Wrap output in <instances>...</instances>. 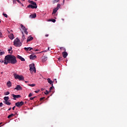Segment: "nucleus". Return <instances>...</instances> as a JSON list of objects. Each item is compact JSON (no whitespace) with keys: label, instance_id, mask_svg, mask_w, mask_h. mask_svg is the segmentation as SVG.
I'll use <instances>...</instances> for the list:
<instances>
[{"label":"nucleus","instance_id":"1","mask_svg":"<svg viewBox=\"0 0 127 127\" xmlns=\"http://www.w3.org/2000/svg\"><path fill=\"white\" fill-rule=\"evenodd\" d=\"M17 63L15 56L11 55H8L4 57V63L3 64L7 65L8 64H14Z\"/></svg>","mask_w":127,"mask_h":127},{"label":"nucleus","instance_id":"2","mask_svg":"<svg viewBox=\"0 0 127 127\" xmlns=\"http://www.w3.org/2000/svg\"><path fill=\"white\" fill-rule=\"evenodd\" d=\"M21 42L19 41V38H17L14 40V41L13 42V45L17 47H19L21 46Z\"/></svg>","mask_w":127,"mask_h":127},{"label":"nucleus","instance_id":"3","mask_svg":"<svg viewBox=\"0 0 127 127\" xmlns=\"http://www.w3.org/2000/svg\"><path fill=\"white\" fill-rule=\"evenodd\" d=\"M13 77H14L15 79L19 80L20 81H22L24 80V77L22 75H19L18 74H17L16 73L13 74Z\"/></svg>","mask_w":127,"mask_h":127},{"label":"nucleus","instance_id":"4","mask_svg":"<svg viewBox=\"0 0 127 127\" xmlns=\"http://www.w3.org/2000/svg\"><path fill=\"white\" fill-rule=\"evenodd\" d=\"M29 70L30 72H34L35 73L36 72V70L35 69V67H34V64H29Z\"/></svg>","mask_w":127,"mask_h":127},{"label":"nucleus","instance_id":"5","mask_svg":"<svg viewBox=\"0 0 127 127\" xmlns=\"http://www.w3.org/2000/svg\"><path fill=\"white\" fill-rule=\"evenodd\" d=\"M24 105V102L23 101H21L20 102H18L16 103H15V106L20 108V107L22 106V105Z\"/></svg>","mask_w":127,"mask_h":127},{"label":"nucleus","instance_id":"6","mask_svg":"<svg viewBox=\"0 0 127 127\" xmlns=\"http://www.w3.org/2000/svg\"><path fill=\"white\" fill-rule=\"evenodd\" d=\"M20 27L21 28V29H22L23 31H24V33L27 35L28 32L27 31V29L26 28V27H25V26H24L22 24L20 25Z\"/></svg>","mask_w":127,"mask_h":127},{"label":"nucleus","instance_id":"7","mask_svg":"<svg viewBox=\"0 0 127 127\" xmlns=\"http://www.w3.org/2000/svg\"><path fill=\"white\" fill-rule=\"evenodd\" d=\"M15 90H16L17 91H21L22 90V87L19 85H18L16 86V87L14 89Z\"/></svg>","mask_w":127,"mask_h":127},{"label":"nucleus","instance_id":"8","mask_svg":"<svg viewBox=\"0 0 127 127\" xmlns=\"http://www.w3.org/2000/svg\"><path fill=\"white\" fill-rule=\"evenodd\" d=\"M27 7L31 8L32 9H36L37 8V5H33L32 4H29L27 5Z\"/></svg>","mask_w":127,"mask_h":127},{"label":"nucleus","instance_id":"9","mask_svg":"<svg viewBox=\"0 0 127 127\" xmlns=\"http://www.w3.org/2000/svg\"><path fill=\"white\" fill-rule=\"evenodd\" d=\"M12 97L14 98H13V100H16L15 98H19L21 97V96H20V95H14V94H12Z\"/></svg>","mask_w":127,"mask_h":127},{"label":"nucleus","instance_id":"10","mask_svg":"<svg viewBox=\"0 0 127 127\" xmlns=\"http://www.w3.org/2000/svg\"><path fill=\"white\" fill-rule=\"evenodd\" d=\"M62 54L63 55V57H64V58H66V57H67V56H68V54L67 53V52H63Z\"/></svg>","mask_w":127,"mask_h":127},{"label":"nucleus","instance_id":"11","mask_svg":"<svg viewBox=\"0 0 127 127\" xmlns=\"http://www.w3.org/2000/svg\"><path fill=\"white\" fill-rule=\"evenodd\" d=\"M17 58L19 59V60L21 61V62H25V59L19 55L17 56Z\"/></svg>","mask_w":127,"mask_h":127},{"label":"nucleus","instance_id":"12","mask_svg":"<svg viewBox=\"0 0 127 127\" xmlns=\"http://www.w3.org/2000/svg\"><path fill=\"white\" fill-rule=\"evenodd\" d=\"M35 59H36V56L33 55H30V60H34Z\"/></svg>","mask_w":127,"mask_h":127},{"label":"nucleus","instance_id":"13","mask_svg":"<svg viewBox=\"0 0 127 127\" xmlns=\"http://www.w3.org/2000/svg\"><path fill=\"white\" fill-rule=\"evenodd\" d=\"M47 60H48V58L47 57L44 56L42 57V63H44L47 61Z\"/></svg>","mask_w":127,"mask_h":127},{"label":"nucleus","instance_id":"14","mask_svg":"<svg viewBox=\"0 0 127 127\" xmlns=\"http://www.w3.org/2000/svg\"><path fill=\"white\" fill-rule=\"evenodd\" d=\"M47 80H48V82L50 83V84L52 85V86H53V81H51V80H50V78H48Z\"/></svg>","mask_w":127,"mask_h":127},{"label":"nucleus","instance_id":"15","mask_svg":"<svg viewBox=\"0 0 127 127\" xmlns=\"http://www.w3.org/2000/svg\"><path fill=\"white\" fill-rule=\"evenodd\" d=\"M33 37H29L27 38V39L26 40V42H30L31 41L33 40Z\"/></svg>","mask_w":127,"mask_h":127},{"label":"nucleus","instance_id":"16","mask_svg":"<svg viewBox=\"0 0 127 127\" xmlns=\"http://www.w3.org/2000/svg\"><path fill=\"white\" fill-rule=\"evenodd\" d=\"M30 17H31V18H35L36 17V14L34 13L32 15H30Z\"/></svg>","mask_w":127,"mask_h":127},{"label":"nucleus","instance_id":"17","mask_svg":"<svg viewBox=\"0 0 127 127\" xmlns=\"http://www.w3.org/2000/svg\"><path fill=\"white\" fill-rule=\"evenodd\" d=\"M58 8H56L53 9V12H52V15L54 14L55 13H57V11L58 10Z\"/></svg>","mask_w":127,"mask_h":127},{"label":"nucleus","instance_id":"18","mask_svg":"<svg viewBox=\"0 0 127 127\" xmlns=\"http://www.w3.org/2000/svg\"><path fill=\"white\" fill-rule=\"evenodd\" d=\"M3 103L8 106L11 105V103H10L9 101H3Z\"/></svg>","mask_w":127,"mask_h":127},{"label":"nucleus","instance_id":"19","mask_svg":"<svg viewBox=\"0 0 127 127\" xmlns=\"http://www.w3.org/2000/svg\"><path fill=\"white\" fill-rule=\"evenodd\" d=\"M22 38H21V42H23L24 40L26 39V38L25 37V36L24 35L23 32H22Z\"/></svg>","mask_w":127,"mask_h":127},{"label":"nucleus","instance_id":"20","mask_svg":"<svg viewBox=\"0 0 127 127\" xmlns=\"http://www.w3.org/2000/svg\"><path fill=\"white\" fill-rule=\"evenodd\" d=\"M9 38H10V39L12 40L14 39L13 37V34H10V35H9Z\"/></svg>","mask_w":127,"mask_h":127},{"label":"nucleus","instance_id":"21","mask_svg":"<svg viewBox=\"0 0 127 127\" xmlns=\"http://www.w3.org/2000/svg\"><path fill=\"white\" fill-rule=\"evenodd\" d=\"M6 85H7V86L8 87H9V88L11 86V82L8 81V82H7V83H6Z\"/></svg>","mask_w":127,"mask_h":127},{"label":"nucleus","instance_id":"22","mask_svg":"<svg viewBox=\"0 0 127 127\" xmlns=\"http://www.w3.org/2000/svg\"><path fill=\"white\" fill-rule=\"evenodd\" d=\"M29 3H30V4H31L34 5V6H37V5H36V3L35 2H34L33 1H30Z\"/></svg>","mask_w":127,"mask_h":127},{"label":"nucleus","instance_id":"23","mask_svg":"<svg viewBox=\"0 0 127 127\" xmlns=\"http://www.w3.org/2000/svg\"><path fill=\"white\" fill-rule=\"evenodd\" d=\"M29 3H30V4H31L34 5V6H37V5H36V3L35 2H34L33 1H30Z\"/></svg>","mask_w":127,"mask_h":127},{"label":"nucleus","instance_id":"24","mask_svg":"<svg viewBox=\"0 0 127 127\" xmlns=\"http://www.w3.org/2000/svg\"><path fill=\"white\" fill-rule=\"evenodd\" d=\"M8 100H9V97H3V100H4V102H7Z\"/></svg>","mask_w":127,"mask_h":127},{"label":"nucleus","instance_id":"25","mask_svg":"<svg viewBox=\"0 0 127 127\" xmlns=\"http://www.w3.org/2000/svg\"><path fill=\"white\" fill-rule=\"evenodd\" d=\"M49 22H52L53 23L56 22V20L55 19H50L49 20H48Z\"/></svg>","mask_w":127,"mask_h":127},{"label":"nucleus","instance_id":"26","mask_svg":"<svg viewBox=\"0 0 127 127\" xmlns=\"http://www.w3.org/2000/svg\"><path fill=\"white\" fill-rule=\"evenodd\" d=\"M13 116H14V115L13 114H11V115L8 116V117H7V118L8 119H10L11 117H12Z\"/></svg>","mask_w":127,"mask_h":127},{"label":"nucleus","instance_id":"27","mask_svg":"<svg viewBox=\"0 0 127 127\" xmlns=\"http://www.w3.org/2000/svg\"><path fill=\"white\" fill-rule=\"evenodd\" d=\"M12 49V48L11 47H10V49H8V52H9V54H11L12 53V51H11V50Z\"/></svg>","mask_w":127,"mask_h":127},{"label":"nucleus","instance_id":"28","mask_svg":"<svg viewBox=\"0 0 127 127\" xmlns=\"http://www.w3.org/2000/svg\"><path fill=\"white\" fill-rule=\"evenodd\" d=\"M29 49H30V47L29 48H24V50H25V51H26V52L29 51Z\"/></svg>","mask_w":127,"mask_h":127},{"label":"nucleus","instance_id":"29","mask_svg":"<svg viewBox=\"0 0 127 127\" xmlns=\"http://www.w3.org/2000/svg\"><path fill=\"white\" fill-rule=\"evenodd\" d=\"M28 86L30 87H34L35 86V84H28Z\"/></svg>","mask_w":127,"mask_h":127},{"label":"nucleus","instance_id":"30","mask_svg":"<svg viewBox=\"0 0 127 127\" xmlns=\"http://www.w3.org/2000/svg\"><path fill=\"white\" fill-rule=\"evenodd\" d=\"M3 54H4V52H0V56H1Z\"/></svg>","mask_w":127,"mask_h":127},{"label":"nucleus","instance_id":"31","mask_svg":"<svg viewBox=\"0 0 127 127\" xmlns=\"http://www.w3.org/2000/svg\"><path fill=\"white\" fill-rule=\"evenodd\" d=\"M63 61V57H60L58 58V61Z\"/></svg>","mask_w":127,"mask_h":127},{"label":"nucleus","instance_id":"32","mask_svg":"<svg viewBox=\"0 0 127 127\" xmlns=\"http://www.w3.org/2000/svg\"><path fill=\"white\" fill-rule=\"evenodd\" d=\"M60 50H64V51H65L66 49L65 48H64L63 47L60 48Z\"/></svg>","mask_w":127,"mask_h":127},{"label":"nucleus","instance_id":"33","mask_svg":"<svg viewBox=\"0 0 127 127\" xmlns=\"http://www.w3.org/2000/svg\"><path fill=\"white\" fill-rule=\"evenodd\" d=\"M3 16L4 17L7 18V15L6 14L3 13Z\"/></svg>","mask_w":127,"mask_h":127},{"label":"nucleus","instance_id":"34","mask_svg":"<svg viewBox=\"0 0 127 127\" xmlns=\"http://www.w3.org/2000/svg\"><path fill=\"white\" fill-rule=\"evenodd\" d=\"M9 94H10V92H6L5 93V94H4V95L6 96V95H8Z\"/></svg>","mask_w":127,"mask_h":127},{"label":"nucleus","instance_id":"35","mask_svg":"<svg viewBox=\"0 0 127 127\" xmlns=\"http://www.w3.org/2000/svg\"><path fill=\"white\" fill-rule=\"evenodd\" d=\"M36 97H31L30 98V100H33Z\"/></svg>","mask_w":127,"mask_h":127},{"label":"nucleus","instance_id":"36","mask_svg":"<svg viewBox=\"0 0 127 127\" xmlns=\"http://www.w3.org/2000/svg\"><path fill=\"white\" fill-rule=\"evenodd\" d=\"M45 99V97H42L40 98V101H42V100H44Z\"/></svg>","mask_w":127,"mask_h":127},{"label":"nucleus","instance_id":"37","mask_svg":"<svg viewBox=\"0 0 127 127\" xmlns=\"http://www.w3.org/2000/svg\"><path fill=\"white\" fill-rule=\"evenodd\" d=\"M58 1H59V0H54V3L58 2Z\"/></svg>","mask_w":127,"mask_h":127},{"label":"nucleus","instance_id":"38","mask_svg":"<svg viewBox=\"0 0 127 127\" xmlns=\"http://www.w3.org/2000/svg\"><path fill=\"white\" fill-rule=\"evenodd\" d=\"M45 94H46V95H47L48 94H49V91L48 90H46V92L45 93Z\"/></svg>","mask_w":127,"mask_h":127},{"label":"nucleus","instance_id":"39","mask_svg":"<svg viewBox=\"0 0 127 127\" xmlns=\"http://www.w3.org/2000/svg\"><path fill=\"white\" fill-rule=\"evenodd\" d=\"M39 91H40V90H37V91H34V93H38Z\"/></svg>","mask_w":127,"mask_h":127},{"label":"nucleus","instance_id":"40","mask_svg":"<svg viewBox=\"0 0 127 127\" xmlns=\"http://www.w3.org/2000/svg\"><path fill=\"white\" fill-rule=\"evenodd\" d=\"M32 96H33V94L32 93H30L29 95H28V97H30Z\"/></svg>","mask_w":127,"mask_h":127},{"label":"nucleus","instance_id":"41","mask_svg":"<svg viewBox=\"0 0 127 127\" xmlns=\"http://www.w3.org/2000/svg\"><path fill=\"white\" fill-rule=\"evenodd\" d=\"M3 106L2 103H0V107H1Z\"/></svg>","mask_w":127,"mask_h":127},{"label":"nucleus","instance_id":"42","mask_svg":"<svg viewBox=\"0 0 127 127\" xmlns=\"http://www.w3.org/2000/svg\"><path fill=\"white\" fill-rule=\"evenodd\" d=\"M53 89V87L52 86V87H50V91H51V90H52Z\"/></svg>","mask_w":127,"mask_h":127},{"label":"nucleus","instance_id":"43","mask_svg":"<svg viewBox=\"0 0 127 127\" xmlns=\"http://www.w3.org/2000/svg\"><path fill=\"white\" fill-rule=\"evenodd\" d=\"M43 52H47V50L42 51V52H40V53H43Z\"/></svg>","mask_w":127,"mask_h":127},{"label":"nucleus","instance_id":"44","mask_svg":"<svg viewBox=\"0 0 127 127\" xmlns=\"http://www.w3.org/2000/svg\"><path fill=\"white\" fill-rule=\"evenodd\" d=\"M59 7H60V4H58V7H57V8H59Z\"/></svg>","mask_w":127,"mask_h":127},{"label":"nucleus","instance_id":"45","mask_svg":"<svg viewBox=\"0 0 127 127\" xmlns=\"http://www.w3.org/2000/svg\"><path fill=\"white\" fill-rule=\"evenodd\" d=\"M4 63V61H1L0 60V63Z\"/></svg>","mask_w":127,"mask_h":127},{"label":"nucleus","instance_id":"46","mask_svg":"<svg viewBox=\"0 0 127 127\" xmlns=\"http://www.w3.org/2000/svg\"><path fill=\"white\" fill-rule=\"evenodd\" d=\"M15 109V106H13V107H12V110H14Z\"/></svg>","mask_w":127,"mask_h":127},{"label":"nucleus","instance_id":"47","mask_svg":"<svg viewBox=\"0 0 127 127\" xmlns=\"http://www.w3.org/2000/svg\"><path fill=\"white\" fill-rule=\"evenodd\" d=\"M32 50H33V48L30 47V48H29V51H31Z\"/></svg>","mask_w":127,"mask_h":127},{"label":"nucleus","instance_id":"48","mask_svg":"<svg viewBox=\"0 0 127 127\" xmlns=\"http://www.w3.org/2000/svg\"><path fill=\"white\" fill-rule=\"evenodd\" d=\"M45 37H49V35H48V34H46Z\"/></svg>","mask_w":127,"mask_h":127},{"label":"nucleus","instance_id":"49","mask_svg":"<svg viewBox=\"0 0 127 127\" xmlns=\"http://www.w3.org/2000/svg\"><path fill=\"white\" fill-rule=\"evenodd\" d=\"M34 52H37V51H38L39 50H38V49H36V50H34Z\"/></svg>","mask_w":127,"mask_h":127},{"label":"nucleus","instance_id":"50","mask_svg":"<svg viewBox=\"0 0 127 127\" xmlns=\"http://www.w3.org/2000/svg\"><path fill=\"white\" fill-rule=\"evenodd\" d=\"M11 108H9V109H8V111H11Z\"/></svg>","mask_w":127,"mask_h":127},{"label":"nucleus","instance_id":"51","mask_svg":"<svg viewBox=\"0 0 127 127\" xmlns=\"http://www.w3.org/2000/svg\"><path fill=\"white\" fill-rule=\"evenodd\" d=\"M18 2H19V0H16Z\"/></svg>","mask_w":127,"mask_h":127},{"label":"nucleus","instance_id":"52","mask_svg":"<svg viewBox=\"0 0 127 127\" xmlns=\"http://www.w3.org/2000/svg\"><path fill=\"white\" fill-rule=\"evenodd\" d=\"M50 50V48H48V51Z\"/></svg>","mask_w":127,"mask_h":127},{"label":"nucleus","instance_id":"53","mask_svg":"<svg viewBox=\"0 0 127 127\" xmlns=\"http://www.w3.org/2000/svg\"><path fill=\"white\" fill-rule=\"evenodd\" d=\"M2 35V34L1 33V32H0V36H1Z\"/></svg>","mask_w":127,"mask_h":127},{"label":"nucleus","instance_id":"54","mask_svg":"<svg viewBox=\"0 0 127 127\" xmlns=\"http://www.w3.org/2000/svg\"><path fill=\"white\" fill-rule=\"evenodd\" d=\"M42 91H43V90H44V89H43V88H42Z\"/></svg>","mask_w":127,"mask_h":127},{"label":"nucleus","instance_id":"55","mask_svg":"<svg viewBox=\"0 0 127 127\" xmlns=\"http://www.w3.org/2000/svg\"><path fill=\"white\" fill-rule=\"evenodd\" d=\"M1 74H3V72H1Z\"/></svg>","mask_w":127,"mask_h":127},{"label":"nucleus","instance_id":"56","mask_svg":"<svg viewBox=\"0 0 127 127\" xmlns=\"http://www.w3.org/2000/svg\"><path fill=\"white\" fill-rule=\"evenodd\" d=\"M1 124H2V123H0V125H1Z\"/></svg>","mask_w":127,"mask_h":127},{"label":"nucleus","instance_id":"57","mask_svg":"<svg viewBox=\"0 0 127 127\" xmlns=\"http://www.w3.org/2000/svg\"><path fill=\"white\" fill-rule=\"evenodd\" d=\"M23 1H25V0H23Z\"/></svg>","mask_w":127,"mask_h":127},{"label":"nucleus","instance_id":"58","mask_svg":"<svg viewBox=\"0 0 127 127\" xmlns=\"http://www.w3.org/2000/svg\"><path fill=\"white\" fill-rule=\"evenodd\" d=\"M55 80H57V79H55Z\"/></svg>","mask_w":127,"mask_h":127},{"label":"nucleus","instance_id":"59","mask_svg":"<svg viewBox=\"0 0 127 127\" xmlns=\"http://www.w3.org/2000/svg\"><path fill=\"white\" fill-rule=\"evenodd\" d=\"M56 83H57V81H56Z\"/></svg>","mask_w":127,"mask_h":127},{"label":"nucleus","instance_id":"60","mask_svg":"<svg viewBox=\"0 0 127 127\" xmlns=\"http://www.w3.org/2000/svg\"><path fill=\"white\" fill-rule=\"evenodd\" d=\"M63 2H64V0Z\"/></svg>","mask_w":127,"mask_h":127},{"label":"nucleus","instance_id":"61","mask_svg":"<svg viewBox=\"0 0 127 127\" xmlns=\"http://www.w3.org/2000/svg\"><path fill=\"white\" fill-rule=\"evenodd\" d=\"M0 22H1V21H0Z\"/></svg>","mask_w":127,"mask_h":127}]
</instances>
